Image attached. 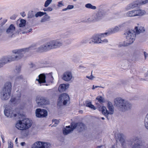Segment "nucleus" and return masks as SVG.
<instances>
[{
  "label": "nucleus",
  "mask_w": 148,
  "mask_h": 148,
  "mask_svg": "<svg viewBox=\"0 0 148 148\" xmlns=\"http://www.w3.org/2000/svg\"><path fill=\"white\" fill-rule=\"evenodd\" d=\"M27 48H22L14 50L12 52L14 53L11 56L4 57L0 60V67L8 62L13 61H18L22 59L24 56L25 52L28 50Z\"/></svg>",
  "instance_id": "f257e3e1"
},
{
  "label": "nucleus",
  "mask_w": 148,
  "mask_h": 148,
  "mask_svg": "<svg viewBox=\"0 0 148 148\" xmlns=\"http://www.w3.org/2000/svg\"><path fill=\"white\" fill-rule=\"evenodd\" d=\"M135 32L133 30L127 31L124 34L125 36L126 40L130 44L132 43L134 41L136 34L143 32L145 31L144 27H138L137 26L135 27Z\"/></svg>",
  "instance_id": "f03ea898"
},
{
  "label": "nucleus",
  "mask_w": 148,
  "mask_h": 148,
  "mask_svg": "<svg viewBox=\"0 0 148 148\" xmlns=\"http://www.w3.org/2000/svg\"><path fill=\"white\" fill-rule=\"evenodd\" d=\"M114 105L123 111L130 110L132 107V105L130 102L120 97L114 99Z\"/></svg>",
  "instance_id": "7ed1b4c3"
},
{
  "label": "nucleus",
  "mask_w": 148,
  "mask_h": 148,
  "mask_svg": "<svg viewBox=\"0 0 148 148\" xmlns=\"http://www.w3.org/2000/svg\"><path fill=\"white\" fill-rule=\"evenodd\" d=\"M32 123L28 119H25L22 120L18 121L16 124V127L18 130H23L28 129L31 127Z\"/></svg>",
  "instance_id": "20e7f679"
},
{
  "label": "nucleus",
  "mask_w": 148,
  "mask_h": 148,
  "mask_svg": "<svg viewBox=\"0 0 148 148\" xmlns=\"http://www.w3.org/2000/svg\"><path fill=\"white\" fill-rule=\"evenodd\" d=\"M145 11L142 10H134L129 11L126 13L127 17H133L138 16H143L145 14Z\"/></svg>",
  "instance_id": "39448f33"
},
{
  "label": "nucleus",
  "mask_w": 148,
  "mask_h": 148,
  "mask_svg": "<svg viewBox=\"0 0 148 148\" xmlns=\"http://www.w3.org/2000/svg\"><path fill=\"white\" fill-rule=\"evenodd\" d=\"M127 25L126 23H124L122 24L119 25L118 26H115L114 27L111 29L108 32H106L104 33H102L101 36H107L110 34H113L119 32L121 28L126 26Z\"/></svg>",
  "instance_id": "423d86ee"
},
{
  "label": "nucleus",
  "mask_w": 148,
  "mask_h": 148,
  "mask_svg": "<svg viewBox=\"0 0 148 148\" xmlns=\"http://www.w3.org/2000/svg\"><path fill=\"white\" fill-rule=\"evenodd\" d=\"M105 15V12L102 10H100L92 16V18L94 21H98L101 19Z\"/></svg>",
  "instance_id": "0eeeda50"
},
{
  "label": "nucleus",
  "mask_w": 148,
  "mask_h": 148,
  "mask_svg": "<svg viewBox=\"0 0 148 148\" xmlns=\"http://www.w3.org/2000/svg\"><path fill=\"white\" fill-rule=\"evenodd\" d=\"M72 127L73 129H75L77 127L79 132L83 131L86 129V125L82 123H72Z\"/></svg>",
  "instance_id": "6e6552de"
},
{
  "label": "nucleus",
  "mask_w": 148,
  "mask_h": 148,
  "mask_svg": "<svg viewBox=\"0 0 148 148\" xmlns=\"http://www.w3.org/2000/svg\"><path fill=\"white\" fill-rule=\"evenodd\" d=\"M36 47L37 44H34L28 47L25 48H28V50L27 51H26L25 53L28 52L31 50H35V51L38 52H43L45 51L43 45H42L38 48Z\"/></svg>",
  "instance_id": "1a4fd4ad"
},
{
  "label": "nucleus",
  "mask_w": 148,
  "mask_h": 148,
  "mask_svg": "<svg viewBox=\"0 0 148 148\" xmlns=\"http://www.w3.org/2000/svg\"><path fill=\"white\" fill-rule=\"evenodd\" d=\"M69 100V97L68 95L66 93H63L61 94L59 97L58 104H59L63 101V105H65Z\"/></svg>",
  "instance_id": "9d476101"
},
{
  "label": "nucleus",
  "mask_w": 148,
  "mask_h": 148,
  "mask_svg": "<svg viewBox=\"0 0 148 148\" xmlns=\"http://www.w3.org/2000/svg\"><path fill=\"white\" fill-rule=\"evenodd\" d=\"M36 114L37 117L43 118L47 116V112L46 110L38 108L36 110Z\"/></svg>",
  "instance_id": "9b49d317"
},
{
  "label": "nucleus",
  "mask_w": 148,
  "mask_h": 148,
  "mask_svg": "<svg viewBox=\"0 0 148 148\" xmlns=\"http://www.w3.org/2000/svg\"><path fill=\"white\" fill-rule=\"evenodd\" d=\"M102 34V33L93 35L90 38V40L92 42H94L95 43H101L102 40L101 39V38L102 37L106 36L105 35L103 36V35L102 36L101 35Z\"/></svg>",
  "instance_id": "f8f14e48"
},
{
  "label": "nucleus",
  "mask_w": 148,
  "mask_h": 148,
  "mask_svg": "<svg viewBox=\"0 0 148 148\" xmlns=\"http://www.w3.org/2000/svg\"><path fill=\"white\" fill-rule=\"evenodd\" d=\"M49 42L52 49L59 48L62 45V42L58 39L53 40Z\"/></svg>",
  "instance_id": "ddd939ff"
},
{
  "label": "nucleus",
  "mask_w": 148,
  "mask_h": 148,
  "mask_svg": "<svg viewBox=\"0 0 148 148\" xmlns=\"http://www.w3.org/2000/svg\"><path fill=\"white\" fill-rule=\"evenodd\" d=\"M73 77L72 72L69 71H67L63 73L62 79L64 81L68 82L70 81Z\"/></svg>",
  "instance_id": "4468645a"
},
{
  "label": "nucleus",
  "mask_w": 148,
  "mask_h": 148,
  "mask_svg": "<svg viewBox=\"0 0 148 148\" xmlns=\"http://www.w3.org/2000/svg\"><path fill=\"white\" fill-rule=\"evenodd\" d=\"M15 27L13 24H11L6 29V33L9 37L12 38L14 33Z\"/></svg>",
  "instance_id": "2eb2a0df"
},
{
  "label": "nucleus",
  "mask_w": 148,
  "mask_h": 148,
  "mask_svg": "<svg viewBox=\"0 0 148 148\" xmlns=\"http://www.w3.org/2000/svg\"><path fill=\"white\" fill-rule=\"evenodd\" d=\"M11 93L2 90L1 93V100H6L8 99L11 96Z\"/></svg>",
  "instance_id": "dca6fc26"
},
{
  "label": "nucleus",
  "mask_w": 148,
  "mask_h": 148,
  "mask_svg": "<svg viewBox=\"0 0 148 148\" xmlns=\"http://www.w3.org/2000/svg\"><path fill=\"white\" fill-rule=\"evenodd\" d=\"M12 85L11 82H8L4 84L2 90L11 93Z\"/></svg>",
  "instance_id": "f3484780"
},
{
  "label": "nucleus",
  "mask_w": 148,
  "mask_h": 148,
  "mask_svg": "<svg viewBox=\"0 0 148 148\" xmlns=\"http://www.w3.org/2000/svg\"><path fill=\"white\" fill-rule=\"evenodd\" d=\"M36 101L39 106H42L46 104L45 99L42 97H37L36 99Z\"/></svg>",
  "instance_id": "a211bd4d"
},
{
  "label": "nucleus",
  "mask_w": 148,
  "mask_h": 148,
  "mask_svg": "<svg viewBox=\"0 0 148 148\" xmlns=\"http://www.w3.org/2000/svg\"><path fill=\"white\" fill-rule=\"evenodd\" d=\"M38 79H36V80L38 81L40 84L42 83H45L46 82V76L44 74H40L38 76Z\"/></svg>",
  "instance_id": "6ab92c4d"
},
{
  "label": "nucleus",
  "mask_w": 148,
  "mask_h": 148,
  "mask_svg": "<svg viewBox=\"0 0 148 148\" xmlns=\"http://www.w3.org/2000/svg\"><path fill=\"white\" fill-rule=\"evenodd\" d=\"M107 108L108 109L109 114L110 115L112 114L114 112V107L111 102L109 101L107 104Z\"/></svg>",
  "instance_id": "aec40b11"
},
{
  "label": "nucleus",
  "mask_w": 148,
  "mask_h": 148,
  "mask_svg": "<svg viewBox=\"0 0 148 148\" xmlns=\"http://www.w3.org/2000/svg\"><path fill=\"white\" fill-rule=\"evenodd\" d=\"M72 127V123H71V127L70 126H66L65 128L63 129V133L64 135H67L71 131H72L74 129H73Z\"/></svg>",
  "instance_id": "412c9836"
},
{
  "label": "nucleus",
  "mask_w": 148,
  "mask_h": 148,
  "mask_svg": "<svg viewBox=\"0 0 148 148\" xmlns=\"http://www.w3.org/2000/svg\"><path fill=\"white\" fill-rule=\"evenodd\" d=\"M69 87V85H66L65 84H61L58 88L59 92H62L65 91Z\"/></svg>",
  "instance_id": "4be33fe9"
},
{
  "label": "nucleus",
  "mask_w": 148,
  "mask_h": 148,
  "mask_svg": "<svg viewBox=\"0 0 148 148\" xmlns=\"http://www.w3.org/2000/svg\"><path fill=\"white\" fill-rule=\"evenodd\" d=\"M138 3L136 2H134L129 4L126 7L127 10L134 8L138 6Z\"/></svg>",
  "instance_id": "5701e85b"
},
{
  "label": "nucleus",
  "mask_w": 148,
  "mask_h": 148,
  "mask_svg": "<svg viewBox=\"0 0 148 148\" xmlns=\"http://www.w3.org/2000/svg\"><path fill=\"white\" fill-rule=\"evenodd\" d=\"M124 135L121 133H119L117 134V140L120 142H123L124 140Z\"/></svg>",
  "instance_id": "b1692460"
},
{
  "label": "nucleus",
  "mask_w": 148,
  "mask_h": 148,
  "mask_svg": "<svg viewBox=\"0 0 148 148\" xmlns=\"http://www.w3.org/2000/svg\"><path fill=\"white\" fill-rule=\"evenodd\" d=\"M121 143L122 146L124 148H125L129 145H131L132 144L131 142L129 141H125V140L123 142H121Z\"/></svg>",
  "instance_id": "393cba45"
},
{
  "label": "nucleus",
  "mask_w": 148,
  "mask_h": 148,
  "mask_svg": "<svg viewBox=\"0 0 148 148\" xmlns=\"http://www.w3.org/2000/svg\"><path fill=\"white\" fill-rule=\"evenodd\" d=\"M101 110L102 114L105 116H107L109 114L108 111L106 109V108L105 106H102L101 108Z\"/></svg>",
  "instance_id": "a878e982"
},
{
  "label": "nucleus",
  "mask_w": 148,
  "mask_h": 148,
  "mask_svg": "<svg viewBox=\"0 0 148 148\" xmlns=\"http://www.w3.org/2000/svg\"><path fill=\"white\" fill-rule=\"evenodd\" d=\"M43 45H44L45 51H48L52 49L49 42Z\"/></svg>",
  "instance_id": "bb28decb"
},
{
  "label": "nucleus",
  "mask_w": 148,
  "mask_h": 148,
  "mask_svg": "<svg viewBox=\"0 0 148 148\" xmlns=\"http://www.w3.org/2000/svg\"><path fill=\"white\" fill-rule=\"evenodd\" d=\"M86 8L90 9L93 10H95L97 9V7L95 6L92 5L91 3H88L86 4L85 5Z\"/></svg>",
  "instance_id": "cd10ccee"
},
{
  "label": "nucleus",
  "mask_w": 148,
  "mask_h": 148,
  "mask_svg": "<svg viewBox=\"0 0 148 148\" xmlns=\"http://www.w3.org/2000/svg\"><path fill=\"white\" fill-rule=\"evenodd\" d=\"M130 43L127 42L126 40L125 41H124L123 42L120 43L119 45V47H121L122 46L123 47H126L130 45Z\"/></svg>",
  "instance_id": "c85d7f7f"
},
{
  "label": "nucleus",
  "mask_w": 148,
  "mask_h": 148,
  "mask_svg": "<svg viewBox=\"0 0 148 148\" xmlns=\"http://www.w3.org/2000/svg\"><path fill=\"white\" fill-rule=\"evenodd\" d=\"M132 148H144V146L138 143H135L132 146Z\"/></svg>",
  "instance_id": "c756f323"
},
{
  "label": "nucleus",
  "mask_w": 148,
  "mask_h": 148,
  "mask_svg": "<svg viewBox=\"0 0 148 148\" xmlns=\"http://www.w3.org/2000/svg\"><path fill=\"white\" fill-rule=\"evenodd\" d=\"M144 123L145 127L148 130V113L145 118Z\"/></svg>",
  "instance_id": "7c9ffc66"
},
{
  "label": "nucleus",
  "mask_w": 148,
  "mask_h": 148,
  "mask_svg": "<svg viewBox=\"0 0 148 148\" xmlns=\"http://www.w3.org/2000/svg\"><path fill=\"white\" fill-rule=\"evenodd\" d=\"M35 12L32 11L29 12L27 14V17L29 18H33L35 16Z\"/></svg>",
  "instance_id": "2f4dec72"
},
{
  "label": "nucleus",
  "mask_w": 148,
  "mask_h": 148,
  "mask_svg": "<svg viewBox=\"0 0 148 148\" xmlns=\"http://www.w3.org/2000/svg\"><path fill=\"white\" fill-rule=\"evenodd\" d=\"M46 12H37L36 13H35V16L36 17H38V16H41L45 14H46Z\"/></svg>",
  "instance_id": "473e14b6"
},
{
  "label": "nucleus",
  "mask_w": 148,
  "mask_h": 148,
  "mask_svg": "<svg viewBox=\"0 0 148 148\" xmlns=\"http://www.w3.org/2000/svg\"><path fill=\"white\" fill-rule=\"evenodd\" d=\"M20 23L19 24V26L20 27H24L26 24V21L24 19H21L20 21Z\"/></svg>",
  "instance_id": "72a5a7b5"
},
{
  "label": "nucleus",
  "mask_w": 148,
  "mask_h": 148,
  "mask_svg": "<svg viewBox=\"0 0 148 148\" xmlns=\"http://www.w3.org/2000/svg\"><path fill=\"white\" fill-rule=\"evenodd\" d=\"M86 106L87 107H89L91 109H93L94 110H95L96 109L95 107L94 106L92 105L91 104V102H88L86 103Z\"/></svg>",
  "instance_id": "f704fd0d"
},
{
  "label": "nucleus",
  "mask_w": 148,
  "mask_h": 148,
  "mask_svg": "<svg viewBox=\"0 0 148 148\" xmlns=\"http://www.w3.org/2000/svg\"><path fill=\"white\" fill-rule=\"evenodd\" d=\"M96 99L98 100V101L100 103H102L104 102V99L101 96H98L96 98Z\"/></svg>",
  "instance_id": "c9c22d12"
},
{
  "label": "nucleus",
  "mask_w": 148,
  "mask_h": 148,
  "mask_svg": "<svg viewBox=\"0 0 148 148\" xmlns=\"http://www.w3.org/2000/svg\"><path fill=\"white\" fill-rule=\"evenodd\" d=\"M50 18L49 16L48 15H46L44 16L42 18L41 22H45Z\"/></svg>",
  "instance_id": "e433bc0d"
},
{
  "label": "nucleus",
  "mask_w": 148,
  "mask_h": 148,
  "mask_svg": "<svg viewBox=\"0 0 148 148\" xmlns=\"http://www.w3.org/2000/svg\"><path fill=\"white\" fill-rule=\"evenodd\" d=\"M52 0H47L44 4V6L45 7H47L52 2Z\"/></svg>",
  "instance_id": "4c0bfd02"
},
{
  "label": "nucleus",
  "mask_w": 148,
  "mask_h": 148,
  "mask_svg": "<svg viewBox=\"0 0 148 148\" xmlns=\"http://www.w3.org/2000/svg\"><path fill=\"white\" fill-rule=\"evenodd\" d=\"M4 112L5 116L8 117L9 116L10 114V110L5 109L4 110Z\"/></svg>",
  "instance_id": "58836bf2"
},
{
  "label": "nucleus",
  "mask_w": 148,
  "mask_h": 148,
  "mask_svg": "<svg viewBox=\"0 0 148 148\" xmlns=\"http://www.w3.org/2000/svg\"><path fill=\"white\" fill-rule=\"evenodd\" d=\"M52 122L53 123H54V124L53 125L52 127H56V125L58 124L59 123V120L56 119H53L52 120Z\"/></svg>",
  "instance_id": "ea45409f"
},
{
  "label": "nucleus",
  "mask_w": 148,
  "mask_h": 148,
  "mask_svg": "<svg viewBox=\"0 0 148 148\" xmlns=\"http://www.w3.org/2000/svg\"><path fill=\"white\" fill-rule=\"evenodd\" d=\"M21 67L19 66H16V69L14 70V72L16 74H18L21 71Z\"/></svg>",
  "instance_id": "a19ab883"
},
{
  "label": "nucleus",
  "mask_w": 148,
  "mask_h": 148,
  "mask_svg": "<svg viewBox=\"0 0 148 148\" xmlns=\"http://www.w3.org/2000/svg\"><path fill=\"white\" fill-rule=\"evenodd\" d=\"M23 77L22 75H20L16 77L15 79V82H16L19 81L20 80L22 79Z\"/></svg>",
  "instance_id": "79ce46f5"
},
{
  "label": "nucleus",
  "mask_w": 148,
  "mask_h": 148,
  "mask_svg": "<svg viewBox=\"0 0 148 148\" xmlns=\"http://www.w3.org/2000/svg\"><path fill=\"white\" fill-rule=\"evenodd\" d=\"M139 3L141 4H144L148 2V0H139Z\"/></svg>",
  "instance_id": "37998d69"
},
{
  "label": "nucleus",
  "mask_w": 148,
  "mask_h": 148,
  "mask_svg": "<svg viewBox=\"0 0 148 148\" xmlns=\"http://www.w3.org/2000/svg\"><path fill=\"white\" fill-rule=\"evenodd\" d=\"M64 6V5L63 4L62 1H61L58 2V4L57 5V7L58 8L62 7V6Z\"/></svg>",
  "instance_id": "c03bdc74"
},
{
  "label": "nucleus",
  "mask_w": 148,
  "mask_h": 148,
  "mask_svg": "<svg viewBox=\"0 0 148 148\" xmlns=\"http://www.w3.org/2000/svg\"><path fill=\"white\" fill-rule=\"evenodd\" d=\"M43 10L45 11H51L53 10V8L51 7H49L48 8H44L43 9Z\"/></svg>",
  "instance_id": "a18cd8bd"
},
{
  "label": "nucleus",
  "mask_w": 148,
  "mask_h": 148,
  "mask_svg": "<svg viewBox=\"0 0 148 148\" xmlns=\"http://www.w3.org/2000/svg\"><path fill=\"white\" fill-rule=\"evenodd\" d=\"M16 98L14 97H12L10 100V101L12 103H14V102H16Z\"/></svg>",
  "instance_id": "49530a36"
},
{
  "label": "nucleus",
  "mask_w": 148,
  "mask_h": 148,
  "mask_svg": "<svg viewBox=\"0 0 148 148\" xmlns=\"http://www.w3.org/2000/svg\"><path fill=\"white\" fill-rule=\"evenodd\" d=\"M68 10H70L73 8L74 6L72 5H69L67 7Z\"/></svg>",
  "instance_id": "de8ad7c7"
},
{
  "label": "nucleus",
  "mask_w": 148,
  "mask_h": 148,
  "mask_svg": "<svg viewBox=\"0 0 148 148\" xmlns=\"http://www.w3.org/2000/svg\"><path fill=\"white\" fill-rule=\"evenodd\" d=\"M13 145V143L11 142H10L8 145V148H12Z\"/></svg>",
  "instance_id": "09e8293b"
},
{
  "label": "nucleus",
  "mask_w": 148,
  "mask_h": 148,
  "mask_svg": "<svg viewBox=\"0 0 148 148\" xmlns=\"http://www.w3.org/2000/svg\"><path fill=\"white\" fill-rule=\"evenodd\" d=\"M86 77L89 79L92 80L95 77L92 75H91L90 76H86Z\"/></svg>",
  "instance_id": "8fccbe9b"
},
{
  "label": "nucleus",
  "mask_w": 148,
  "mask_h": 148,
  "mask_svg": "<svg viewBox=\"0 0 148 148\" xmlns=\"http://www.w3.org/2000/svg\"><path fill=\"white\" fill-rule=\"evenodd\" d=\"M5 31L3 27L0 28V36H1L2 33Z\"/></svg>",
  "instance_id": "3c124183"
},
{
  "label": "nucleus",
  "mask_w": 148,
  "mask_h": 148,
  "mask_svg": "<svg viewBox=\"0 0 148 148\" xmlns=\"http://www.w3.org/2000/svg\"><path fill=\"white\" fill-rule=\"evenodd\" d=\"M88 41V39H85L82 40L81 41V42L82 43H87Z\"/></svg>",
  "instance_id": "603ef678"
},
{
  "label": "nucleus",
  "mask_w": 148,
  "mask_h": 148,
  "mask_svg": "<svg viewBox=\"0 0 148 148\" xmlns=\"http://www.w3.org/2000/svg\"><path fill=\"white\" fill-rule=\"evenodd\" d=\"M47 76L49 77L50 78L51 80H52L53 79V77L51 73H49L48 75H47Z\"/></svg>",
  "instance_id": "864d4df0"
},
{
  "label": "nucleus",
  "mask_w": 148,
  "mask_h": 148,
  "mask_svg": "<svg viewBox=\"0 0 148 148\" xmlns=\"http://www.w3.org/2000/svg\"><path fill=\"white\" fill-rule=\"evenodd\" d=\"M32 30V29L31 28V29H30L28 31H24V32H22V33L23 34H25V33H27L28 32H31Z\"/></svg>",
  "instance_id": "5fc2aeb1"
},
{
  "label": "nucleus",
  "mask_w": 148,
  "mask_h": 148,
  "mask_svg": "<svg viewBox=\"0 0 148 148\" xmlns=\"http://www.w3.org/2000/svg\"><path fill=\"white\" fill-rule=\"evenodd\" d=\"M93 21H94L92 18H92H89L88 19V22H91Z\"/></svg>",
  "instance_id": "6e6d98bb"
},
{
  "label": "nucleus",
  "mask_w": 148,
  "mask_h": 148,
  "mask_svg": "<svg viewBox=\"0 0 148 148\" xmlns=\"http://www.w3.org/2000/svg\"><path fill=\"white\" fill-rule=\"evenodd\" d=\"M108 148H117V146L115 144H114L111 147Z\"/></svg>",
  "instance_id": "4d7b16f0"
},
{
  "label": "nucleus",
  "mask_w": 148,
  "mask_h": 148,
  "mask_svg": "<svg viewBox=\"0 0 148 148\" xmlns=\"http://www.w3.org/2000/svg\"><path fill=\"white\" fill-rule=\"evenodd\" d=\"M144 54L145 58L146 59L148 56V54L145 52H144Z\"/></svg>",
  "instance_id": "13d9d810"
},
{
  "label": "nucleus",
  "mask_w": 148,
  "mask_h": 148,
  "mask_svg": "<svg viewBox=\"0 0 148 148\" xmlns=\"http://www.w3.org/2000/svg\"><path fill=\"white\" fill-rule=\"evenodd\" d=\"M97 148H106L105 146L101 145L100 146H97Z\"/></svg>",
  "instance_id": "bf43d9fd"
},
{
  "label": "nucleus",
  "mask_w": 148,
  "mask_h": 148,
  "mask_svg": "<svg viewBox=\"0 0 148 148\" xmlns=\"http://www.w3.org/2000/svg\"><path fill=\"white\" fill-rule=\"evenodd\" d=\"M16 18V16L15 15H14L10 17V18L14 20Z\"/></svg>",
  "instance_id": "052dcab7"
},
{
  "label": "nucleus",
  "mask_w": 148,
  "mask_h": 148,
  "mask_svg": "<svg viewBox=\"0 0 148 148\" xmlns=\"http://www.w3.org/2000/svg\"><path fill=\"white\" fill-rule=\"evenodd\" d=\"M108 42V40L107 39H104L103 40H102L101 43L102 42Z\"/></svg>",
  "instance_id": "680f3d73"
},
{
  "label": "nucleus",
  "mask_w": 148,
  "mask_h": 148,
  "mask_svg": "<svg viewBox=\"0 0 148 148\" xmlns=\"http://www.w3.org/2000/svg\"><path fill=\"white\" fill-rule=\"evenodd\" d=\"M1 138L2 140V142L3 143H4V138L3 136V135H1Z\"/></svg>",
  "instance_id": "e2e57ef3"
},
{
  "label": "nucleus",
  "mask_w": 148,
  "mask_h": 148,
  "mask_svg": "<svg viewBox=\"0 0 148 148\" xmlns=\"http://www.w3.org/2000/svg\"><path fill=\"white\" fill-rule=\"evenodd\" d=\"M20 144L22 146H23L25 145V142H21Z\"/></svg>",
  "instance_id": "0e129e2a"
},
{
  "label": "nucleus",
  "mask_w": 148,
  "mask_h": 148,
  "mask_svg": "<svg viewBox=\"0 0 148 148\" xmlns=\"http://www.w3.org/2000/svg\"><path fill=\"white\" fill-rule=\"evenodd\" d=\"M140 139L139 138H138V137H134V140H136L137 139L138 140H139V139Z\"/></svg>",
  "instance_id": "69168bd1"
},
{
  "label": "nucleus",
  "mask_w": 148,
  "mask_h": 148,
  "mask_svg": "<svg viewBox=\"0 0 148 148\" xmlns=\"http://www.w3.org/2000/svg\"><path fill=\"white\" fill-rule=\"evenodd\" d=\"M68 10V9H67V8H65L63 9L62 10V11H66V10Z\"/></svg>",
  "instance_id": "338daca9"
},
{
  "label": "nucleus",
  "mask_w": 148,
  "mask_h": 148,
  "mask_svg": "<svg viewBox=\"0 0 148 148\" xmlns=\"http://www.w3.org/2000/svg\"><path fill=\"white\" fill-rule=\"evenodd\" d=\"M17 140H18L17 138H16V139H15V142L16 144H17V143H18Z\"/></svg>",
  "instance_id": "774afa93"
}]
</instances>
